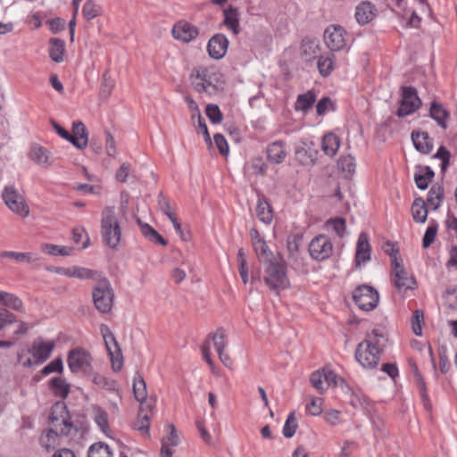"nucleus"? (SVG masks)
Listing matches in <instances>:
<instances>
[{
  "label": "nucleus",
  "instance_id": "18",
  "mask_svg": "<svg viewBox=\"0 0 457 457\" xmlns=\"http://www.w3.org/2000/svg\"><path fill=\"white\" fill-rule=\"evenodd\" d=\"M228 47V39L223 34L212 36L207 45L209 55L215 60H220L226 54Z\"/></svg>",
  "mask_w": 457,
  "mask_h": 457
},
{
  "label": "nucleus",
  "instance_id": "56",
  "mask_svg": "<svg viewBox=\"0 0 457 457\" xmlns=\"http://www.w3.org/2000/svg\"><path fill=\"white\" fill-rule=\"evenodd\" d=\"M337 166L341 171L346 173L347 175H351L355 170L354 158L351 155H343L339 158Z\"/></svg>",
  "mask_w": 457,
  "mask_h": 457
},
{
  "label": "nucleus",
  "instance_id": "13",
  "mask_svg": "<svg viewBox=\"0 0 457 457\" xmlns=\"http://www.w3.org/2000/svg\"><path fill=\"white\" fill-rule=\"evenodd\" d=\"M391 282L400 293L413 290L417 287L413 275L403 267V262H396V261L391 268Z\"/></svg>",
  "mask_w": 457,
  "mask_h": 457
},
{
  "label": "nucleus",
  "instance_id": "54",
  "mask_svg": "<svg viewBox=\"0 0 457 457\" xmlns=\"http://www.w3.org/2000/svg\"><path fill=\"white\" fill-rule=\"evenodd\" d=\"M82 13L86 20H93L100 15L101 6L94 0H87L83 6Z\"/></svg>",
  "mask_w": 457,
  "mask_h": 457
},
{
  "label": "nucleus",
  "instance_id": "7",
  "mask_svg": "<svg viewBox=\"0 0 457 457\" xmlns=\"http://www.w3.org/2000/svg\"><path fill=\"white\" fill-rule=\"evenodd\" d=\"M92 297L96 309L101 313H109L113 306L114 292L109 280L98 278L92 290Z\"/></svg>",
  "mask_w": 457,
  "mask_h": 457
},
{
  "label": "nucleus",
  "instance_id": "12",
  "mask_svg": "<svg viewBox=\"0 0 457 457\" xmlns=\"http://www.w3.org/2000/svg\"><path fill=\"white\" fill-rule=\"evenodd\" d=\"M349 41V35L344 27L331 24L324 31V42L333 52L344 50Z\"/></svg>",
  "mask_w": 457,
  "mask_h": 457
},
{
  "label": "nucleus",
  "instance_id": "22",
  "mask_svg": "<svg viewBox=\"0 0 457 457\" xmlns=\"http://www.w3.org/2000/svg\"><path fill=\"white\" fill-rule=\"evenodd\" d=\"M166 430L167 436L162 439L161 455L162 457H172L173 451L171 450V447L177 446L179 439L174 425L168 424L166 426Z\"/></svg>",
  "mask_w": 457,
  "mask_h": 457
},
{
  "label": "nucleus",
  "instance_id": "5",
  "mask_svg": "<svg viewBox=\"0 0 457 457\" xmlns=\"http://www.w3.org/2000/svg\"><path fill=\"white\" fill-rule=\"evenodd\" d=\"M101 231L104 242L116 247L121 237V228L114 208L106 207L102 212Z\"/></svg>",
  "mask_w": 457,
  "mask_h": 457
},
{
  "label": "nucleus",
  "instance_id": "55",
  "mask_svg": "<svg viewBox=\"0 0 457 457\" xmlns=\"http://www.w3.org/2000/svg\"><path fill=\"white\" fill-rule=\"evenodd\" d=\"M63 361L61 357H58L51 361L47 365H46L40 370V373L43 376H47L51 373L62 374L63 372Z\"/></svg>",
  "mask_w": 457,
  "mask_h": 457
},
{
  "label": "nucleus",
  "instance_id": "58",
  "mask_svg": "<svg viewBox=\"0 0 457 457\" xmlns=\"http://www.w3.org/2000/svg\"><path fill=\"white\" fill-rule=\"evenodd\" d=\"M412 332L416 336H421L424 324V313L421 310H416L411 320Z\"/></svg>",
  "mask_w": 457,
  "mask_h": 457
},
{
  "label": "nucleus",
  "instance_id": "32",
  "mask_svg": "<svg viewBox=\"0 0 457 457\" xmlns=\"http://www.w3.org/2000/svg\"><path fill=\"white\" fill-rule=\"evenodd\" d=\"M336 67V57L331 53H325L319 56L317 68L322 77H328Z\"/></svg>",
  "mask_w": 457,
  "mask_h": 457
},
{
  "label": "nucleus",
  "instance_id": "6",
  "mask_svg": "<svg viewBox=\"0 0 457 457\" xmlns=\"http://www.w3.org/2000/svg\"><path fill=\"white\" fill-rule=\"evenodd\" d=\"M264 283L274 291L276 295H279L282 290L290 287V281L287 276L286 266L281 262H270L267 263L264 270Z\"/></svg>",
  "mask_w": 457,
  "mask_h": 457
},
{
  "label": "nucleus",
  "instance_id": "37",
  "mask_svg": "<svg viewBox=\"0 0 457 457\" xmlns=\"http://www.w3.org/2000/svg\"><path fill=\"white\" fill-rule=\"evenodd\" d=\"M316 97L313 90H308L306 93L299 95L295 103V110L306 112L315 103Z\"/></svg>",
  "mask_w": 457,
  "mask_h": 457
},
{
  "label": "nucleus",
  "instance_id": "17",
  "mask_svg": "<svg viewBox=\"0 0 457 457\" xmlns=\"http://www.w3.org/2000/svg\"><path fill=\"white\" fill-rule=\"evenodd\" d=\"M172 37L182 43H190L199 35V29L194 24L181 20L177 21L171 30Z\"/></svg>",
  "mask_w": 457,
  "mask_h": 457
},
{
  "label": "nucleus",
  "instance_id": "51",
  "mask_svg": "<svg viewBox=\"0 0 457 457\" xmlns=\"http://www.w3.org/2000/svg\"><path fill=\"white\" fill-rule=\"evenodd\" d=\"M309 403L306 404V411L312 416H319L324 409V399L313 395L308 396Z\"/></svg>",
  "mask_w": 457,
  "mask_h": 457
},
{
  "label": "nucleus",
  "instance_id": "14",
  "mask_svg": "<svg viewBox=\"0 0 457 457\" xmlns=\"http://www.w3.org/2000/svg\"><path fill=\"white\" fill-rule=\"evenodd\" d=\"M353 299L361 310L370 312L377 307L379 296L376 289L370 286L362 285L354 289Z\"/></svg>",
  "mask_w": 457,
  "mask_h": 457
},
{
  "label": "nucleus",
  "instance_id": "33",
  "mask_svg": "<svg viewBox=\"0 0 457 457\" xmlns=\"http://www.w3.org/2000/svg\"><path fill=\"white\" fill-rule=\"evenodd\" d=\"M256 215L259 220L265 224H270L273 220V210L268 200L263 196H259L257 200Z\"/></svg>",
  "mask_w": 457,
  "mask_h": 457
},
{
  "label": "nucleus",
  "instance_id": "61",
  "mask_svg": "<svg viewBox=\"0 0 457 457\" xmlns=\"http://www.w3.org/2000/svg\"><path fill=\"white\" fill-rule=\"evenodd\" d=\"M73 241L76 244H81L82 248H87L89 245V237L83 228H75L72 230Z\"/></svg>",
  "mask_w": 457,
  "mask_h": 457
},
{
  "label": "nucleus",
  "instance_id": "15",
  "mask_svg": "<svg viewBox=\"0 0 457 457\" xmlns=\"http://www.w3.org/2000/svg\"><path fill=\"white\" fill-rule=\"evenodd\" d=\"M421 104L422 102L418 96L416 88L413 87H403L402 99L396 114L398 117L411 115L420 108Z\"/></svg>",
  "mask_w": 457,
  "mask_h": 457
},
{
  "label": "nucleus",
  "instance_id": "11",
  "mask_svg": "<svg viewBox=\"0 0 457 457\" xmlns=\"http://www.w3.org/2000/svg\"><path fill=\"white\" fill-rule=\"evenodd\" d=\"M308 251L312 259L324 262L333 254L334 245L328 236L320 234L311 240Z\"/></svg>",
  "mask_w": 457,
  "mask_h": 457
},
{
  "label": "nucleus",
  "instance_id": "36",
  "mask_svg": "<svg viewBox=\"0 0 457 457\" xmlns=\"http://www.w3.org/2000/svg\"><path fill=\"white\" fill-rule=\"evenodd\" d=\"M133 394L137 401H138L142 406H145V402L147 398L146 383L143 377L137 373L133 378Z\"/></svg>",
  "mask_w": 457,
  "mask_h": 457
},
{
  "label": "nucleus",
  "instance_id": "35",
  "mask_svg": "<svg viewBox=\"0 0 457 457\" xmlns=\"http://www.w3.org/2000/svg\"><path fill=\"white\" fill-rule=\"evenodd\" d=\"M65 43L63 40L52 37L49 40V56L55 62H62L64 60Z\"/></svg>",
  "mask_w": 457,
  "mask_h": 457
},
{
  "label": "nucleus",
  "instance_id": "30",
  "mask_svg": "<svg viewBox=\"0 0 457 457\" xmlns=\"http://www.w3.org/2000/svg\"><path fill=\"white\" fill-rule=\"evenodd\" d=\"M153 405L150 403L142 406L138 413V418L134 425L135 428L145 436H149L150 416L148 412L151 411Z\"/></svg>",
  "mask_w": 457,
  "mask_h": 457
},
{
  "label": "nucleus",
  "instance_id": "39",
  "mask_svg": "<svg viewBox=\"0 0 457 457\" xmlns=\"http://www.w3.org/2000/svg\"><path fill=\"white\" fill-rule=\"evenodd\" d=\"M325 228L327 230L335 233V235L340 238L344 237L346 234V222L345 220L341 217L328 219L325 222Z\"/></svg>",
  "mask_w": 457,
  "mask_h": 457
},
{
  "label": "nucleus",
  "instance_id": "31",
  "mask_svg": "<svg viewBox=\"0 0 457 457\" xmlns=\"http://www.w3.org/2000/svg\"><path fill=\"white\" fill-rule=\"evenodd\" d=\"M287 156L284 142L278 140L268 145L267 157L273 163H281Z\"/></svg>",
  "mask_w": 457,
  "mask_h": 457
},
{
  "label": "nucleus",
  "instance_id": "24",
  "mask_svg": "<svg viewBox=\"0 0 457 457\" xmlns=\"http://www.w3.org/2000/svg\"><path fill=\"white\" fill-rule=\"evenodd\" d=\"M71 384L62 376H55L48 381V388L58 398L66 399L71 393Z\"/></svg>",
  "mask_w": 457,
  "mask_h": 457
},
{
  "label": "nucleus",
  "instance_id": "49",
  "mask_svg": "<svg viewBox=\"0 0 457 457\" xmlns=\"http://www.w3.org/2000/svg\"><path fill=\"white\" fill-rule=\"evenodd\" d=\"M201 351L203 358L207 362L212 375L215 377H220L222 375L221 370L214 363L212 358V353H210V340L205 344H203Z\"/></svg>",
  "mask_w": 457,
  "mask_h": 457
},
{
  "label": "nucleus",
  "instance_id": "9",
  "mask_svg": "<svg viewBox=\"0 0 457 457\" xmlns=\"http://www.w3.org/2000/svg\"><path fill=\"white\" fill-rule=\"evenodd\" d=\"M93 360L89 351L81 346L72 348L67 355V364L72 374L91 370Z\"/></svg>",
  "mask_w": 457,
  "mask_h": 457
},
{
  "label": "nucleus",
  "instance_id": "19",
  "mask_svg": "<svg viewBox=\"0 0 457 457\" xmlns=\"http://www.w3.org/2000/svg\"><path fill=\"white\" fill-rule=\"evenodd\" d=\"M71 132L70 142L78 149H85L88 144V132L84 123L80 120L74 121Z\"/></svg>",
  "mask_w": 457,
  "mask_h": 457
},
{
  "label": "nucleus",
  "instance_id": "1",
  "mask_svg": "<svg viewBox=\"0 0 457 457\" xmlns=\"http://www.w3.org/2000/svg\"><path fill=\"white\" fill-rule=\"evenodd\" d=\"M386 341L387 336L382 328H375L366 333L365 338L356 347V361L364 369H375L379 363Z\"/></svg>",
  "mask_w": 457,
  "mask_h": 457
},
{
  "label": "nucleus",
  "instance_id": "21",
  "mask_svg": "<svg viewBox=\"0 0 457 457\" xmlns=\"http://www.w3.org/2000/svg\"><path fill=\"white\" fill-rule=\"evenodd\" d=\"M58 273L69 278H77L79 279L96 280L101 277V274L97 271L79 266L62 268L58 270Z\"/></svg>",
  "mask_w": 457,
  "mask_h": 457
},
{
  "label": "nucleus",
  "instance_id": "42",
  "mask_svg": "<svg viewBox=\"0 0 457 457\" xmlns=\"http://www.w3.org/2000/svg\"><path fill=\"white\" fill-rule=\"evenodd\" d=\"M444 190L440 186H433L427 197V206L431 210H436L443 200Z\"/></svg>",
  "mask_w": 457,
  "mask_h": 457
},
{
  "label": "nucleus",
  "instance_id": "25",
  "mask_svg": "<svg viewBox=\"0 0 457 457\" xmlns=\"http://www.w3.org/2000/svg\"><path fill=\"white\" fill-rule=\"evenodd\" d=\"M411 140L415 149L423 154H428L432 152L434 145L432 138L427 132L414 130L411 133Z\"/></svg>",
  "mask_w": 457,
  "mask_h": 457
},
{
  "label": "nucleus",
  "instance_id": "3",
  "mask_svg": "<svg viewBox=\"0 0 457 457\" xmlns=\"http://www.w3.org/2000/svg\"><path fill=\"white\" fill-rule=\"evenodd\" d=\"M55 346L54 339L37 337L29 345L26 353L22 351L18 353V361L24 368L41 365L50 358Z\"/></svg>",
  "mask_w": 457,
  "mask_h": 457
},
{
  "label": "nucleus",
  "instance_id": "50",
  "mask_svg": "<svg viewBox=\"0 0 457 457\" xmlns=\"http://www.w3.org/2000/svg\"><path fill=\"white\" fill-rule=\"evenodd\" d=\"M140 230L143 236L149 241L159 244L163 246L167 245V241L150 225H141Z\"/></svg>",
  "mask_w": 457,
  "mask_h": 457
},
{
  "label": "nucleus",
  "instance_id": "53",
  "mask_svg": "<svg viewBox=\"0 0 457 457\" xmlns=\"http://www.w3.org/2000/svg\"><path fill=\"white\" fill-rule=\"evenodd\" d=\"M87 457H112V453L107 445L96 443L90 446Z\"/></svg>",
  "mask_w": 457,
  "mask_h": 457
},
{
  "label": "nucleus",
  "instance_id": "48",
  "mask_svg": "<svg viewBox=\"0 0 457 457\" xmlns=\"http://www.w3.org/2000/svg\"><path fill=\"white\" fill-rule=\"evenodd\" d=\"M253 247L260 262L267 263L272 262V252L270 250L264 239L257 240Z\"/></svg>",
  "mask_w": 457,
  "mask_h": 457
},
{
  "label": "nucleus",
  "instance_id": "44",
  "mask_svg": "<svg viewBox=\"0 0 457 457\" xmlns=\"http://www.w3.org/2000/svg\"><path fill=\"white\" fill-rule=\"evenodd\" d=\"M0 303L18 312L23 311L22 301L13 294L0 290Z\"/></svg>",
  "mask_w": 457,
  "mask_h": 457
},
{
  "label": "nucleus",
  "instance_id": "46",
  "mask_svg": "<svg viewBox=\"0 0 457 457\" xmlns=\"http://www.w3.org/2000/svg\"><path fill=\"white\" fill-rule=\"evenodd\" d=\"M42 253L52 256H68L71 253L72 249L68 246H62L49 243H44L40 245Z\"/></svg>",
  "mask_w": 457,
  "mask_h": 457
},
{
  "label": "nucleus",
  "instance_id": "28",
  "mask_svg": "<svg viewBox=\"0 0 457 457\" xmlns=\"http://www.w3.org/2000/svg\"><path fill=\"white\" fill-rule=\"evenodd\" d=\"M29 156L31 161L42 167H49L52 164L50 152L39 145L31 146Z\"/></svg>",
  "mask_w": 457,
  "mask_h": 457
},
{
  "label": "nucleus",
  "instance_id": "16",
  "mask_svg": "<svg viewBox=\"0 0 457 457\" xmlns=\"http://www.w3.org/2000/svg\"><path fill=\"white\" fill-rule=\"evenodd\" d=\"M312 386L320 393H325L330 386L337 385V374L329 369L314 371L310 378Z\"/></svg>",
  "mask_w": 457,
  "mask_h": 457
},
{
  "label": "nucleus",
  "instance_id": "23",
  "mask_svg": "<svg viewBox=\"0 0 457 457\" xmlns=\"http://www.w3.org/2000/svg\"><path fill=\"white\" fill-rule=\"evenodd\" d=\"M377 14V9L373 4L369 1H363L356 6L355 19L361 25L370 22Z\"/></svg>",
  "mask_w": 457,
  "mask_h": 457
},
{
  "label": "nucleus",
  "instance_id": "27",
  "mask_svg": "<svg viewBox=\"0 0 457 457\" xmlns=\"http://www.w3.org/2000/svg\"><path fill=\"white\" fill-rule=\"evenodd\" d=\"M18 323L17 328L14 331L15 335L25 334L29 328L23 321H18L16 316L6 309L0 310V331L7 325Z\"/></svg>",
  "mask_w": 457,
  "mask_h": 457
},
{
  "label": "nucleus",
  "instance_id": "34",
  "mask_svg": "<svg viewBox=\"0 0 457 457\" xmlns=\"http://www.w3.org/2000/svg\"><path fill=\"white\" fill-rule=\"evenodd\" d=\"M0 256L12 259L18 262H25L29 264L36 263L40 260L38 254L31 252L20 253L14 251H4L0 253Z\"/></svg>",
  "mask_w": 457,
  "mask_h": 457
},
{
  "label": "nucleus",
  "instance_id": "40",
  "mask_svg": "<svg viewBox=\"0 0 457 457\" xmlns=\"http://www.w3.org/2000/svg\"><path fill=\"white\" fill-rule=\"evenodd\" d=\"M224 21L223 23L228 29L231 30L234 35L239 33V20L238 12L236 9L228 8L223 11Z\"/></svg>",
  "mask_w": 457,
  "mask_h": 457
},
{
  "label": "nucleus",
  "instance_id": "20",
  "mask_svg": "<svg viewBox=\"0 0 457 457\" xmlns=\"http://www.w3.org/2000/svg\"><path fill=\"white\" fill-rule=\"evenodd\" d=\"M371 247L369 243V237L367 233H361L355 250V262L356 266H361V264L367 262L370 259Z\"/></svg>",
  "mask_w": 457,
  "mask_h": 457
},
{
  "label": "nucleus",
  "instance_id": "43",
  "mask_svg": "<svg viewBox=\"0 0 457 457\" xmlns=\"http://www.w3.org/2000/svg\"><path fill=\"white\" fill-rule=\"evenodd\" d=\"M60 436H62L61 433H57L56 431L49 428L47 431L42 433L39 438L40 445L48 451L60 444Z\"/></svg>",
  "mask_w": 457,
  "mask_h": 457
},
{
  "label": "nucleus",
  "instance_id": "52",
  "mask_svg": "<svg viewBox=\"0 0 457 457\" xmlns=\"http://www.w3.org/2000/svg\"><path fill=\"white\" fill-rule=\"evenodd\" d=\"M92 381L98 387L108 390L114 391L116 390L117 383L114 379L105 377L102 374H95Z\"/></svg>",
  "mask_w": 457,
  "mask_h": 457
},
{
  "label": "nucleus",
  "instance_id": "26",
  "mask_svg": "<svg viewBox=\"0 0 457 457\" xmlns=\"http://www.w3.org/2000/svg\"><path fill=\"white\" fill-rule=\"evenodd\" d=\"M340 144L341 141L337 135L328 132L321 138L320 147L326 155L334 157L338 152Z\"/></svg>",
  "mask_w": 457,
  "mask_h": 457
},
{
  "label": "nucleus",
  "instance_id": "10",
  "mask_svg": "<svg viewBox=\"0 0 457 457\" xmlns=\"http://www.w3.org/2000/svg\"><path fill=\"white\" fill-rule=\"evenodd\" d=\"M2 197L6 206L15 214L26 218L29 215V207L23 196L13 185L5 186Z\"/></svg>",
  "mask_w": 457,
  "mask_h": 457
},
{
  "label": "nucleus",
  "instance_id": "2",
  "mask_svg": "<svg viewBox=\"0 0 457 457\" xmlns=\"http://www.w3.org/2000/svg\"><path fill=\"white\" fill-rule=\"evenodd\" d=\"M189 79L196 92L209 96L223 91L226 84L223 74L213 65L193 68Z\"/></svg>",
  "mask_w": 457,
  "mask_h": 457
},
{
  "label": "nucleus",
  "instance_id": "38",
  "mask_svg": "<svg viewBox=\"0 0 457 457\" xmlns=\"http://www.w3.org/2000/svg\"><path fill=\"white\" fill-rule=\"evenodd\" d=\"M434 175V171L430 167H420L419 171L414 174V180L417 187L422 190L426 189L432 181Z\"/></svg>",
  "mask_w": 457,
  "mask_h": 457
},
{
  "label": "nucleus",
  "instance_id": "47",
  "mask_svg": "<svg viewBox=\"0 0 457 457\" xmlns=\"http://www.w3.org/2000/svg\"><path fill=\"white\" fill-rule=\"evenodd\" d=\"M94 420L101 431L107 434L110 430L107 412L99 406L93 407Z\"/></svg>",
  "mask_w": 457,
  "mask_h": 457
},
{
  "label": "nucleus",
  "instance_id": "4",
  "mask_svg": "<svg viewBox=\"0 0 457 457\" xmlns=\"http://www.w3.org/2000/svg\"><path fill=\"white\" fill-rule=\"evenodd\" d=\"M49 423L50 428L62 436L73 438L79 432L78 427L71 421V415L63 402H57L52 406Z\"/></svg>",
  "mask_w": 457,
  "mask_h": 457
},
{
  "label": "nucleus",
  "instance_id": "29",
  "mask_svg": "<svg viewBox=\"0 0 457 457\" xmlns=\"http://www.w3.org/2000/svg\"><path fill=\"white\" fill-rule=\"evenodd\" d=\"M430 117L436 121L438 126L445 129L447 128V120L450 112L438 102H432L429 109Z\"/></svg>",
  "mask_w": 457,
  "mask_h": 457
},
{
  "label": "nucleus",
  "instance_id": "45",
  "mask_svg": "<svg viewBox=\"0 0 457 457\" xmlns=\"http://www.w3.org/2000/svg\"><path fill=\"white\" fill-rule=\"evenodd\" d=\"M428 206L421 198L415 199L411 205V214L416 222H424L428 216Z\"/></svg>",
  "mask_w": 457,
  "mask_h": 457
},
{
  "label": "nucleus",
  "instance_id": "59",
  "mask_svg": "<svg viewBox=\"0 0 457 457\" xmlns=\"http://www.w3.org/2000/svg\"><path fill=\"white\" fill-rule=\"evenodd\" d=\"M382 248L385 253L388 254L390 257L391 268L394 267L395 261H396V262H403V260L399 256V249L394 243L389 241L386 242Z\"/></svg>",
  "mask_w": 457,
  "mask_h": 457
},
{
  "label": "nucleus",
  "instance_id": "64",
  "mask_svg": "<svg viewBox=\"0 0 457 457\" xmlns=\"http://www.w3.org/2000/svg\"><path fill=\"white\" fill-rule=\"evenodd\" d=\"M247 169L254 175H263L266 172L267 166L262 159H253L247 165Z\"/></svg>",
  "mask_w": 457,
  "mask_h": 457
},
{
  "label": "nucleus",
  "instance_id": "63",
  "mask_svg": "<svg viewBox=\"0 0 457 457\" xmlns=\"http://www.w3.org/2000/svg\"><path fill=\"white\" fill-rule=\"evenodd\" d=\"M434 158L441 160V170L445 171L450 162L451 153L442 145L437 149Z\"/></svg>",
  "mask_w": 457,
  "mask_h": 457
},
{
  "label": "nucleus",
  "instance_id": "62",
  "mask_svg": "<svg viewBox=\"0 0 457 457\" xmlns=\"http://www.w3.org/2000/svg\"><path fill=\"white\" fill-rule=\"evenodd\" d=\"M205 113L212 123H220L222 120V113L216 104H208L205 109Z\"/></svg>",
  "mask_w": 457,
  "mask_h": 457
},
{
  "label": "nucleus",
  "instance_id": "8",
  "mask_svg": "<svg viewBox=\"0 0 457 457\" xmlns=\"http://www.w3.org/2000/svg\"><path fill=\"white\" fill-rule=\"evenodd\" d=\"M100 334L103 337L105 349L110 357L112 369L113 371L118 372L123 367V355L117 339L111 328L106 324L100 325Z\"/></svg>",
  "mask_w": 457,
  "mask_h": 457
},
{
  "label": "nucleus",
  "instance_id": "41",
  "mask_svg": "<svg viewBox=\"0 0 457 457\" xmlns=\"http://www.w3.org/2000/svg\"><path fill=\"white\" fill-rule=\"evenodd\" d=\"M208 340H210V347L212 344L217 353L226 350L227 340L226 334L223 329H218L213 334L208 336L204 344H205Z\"/></svg>",
  "mask_w": 457,
  "mask_h": 457
},
{
  "label": "nucleus",
  "instance_id": "60",
  "mask_svg": "<svg viewBox=\"0 0 457 457\" xmlns=\"http://www.w3.org/2000/svg\"><path fill=\"white\" fill-rule=\"evenodd\" d=\"M323 418L331 426H338L343 423L342 412L335 409L328 410Z\"/></svg>",
  "mask_w": 457,
  "mask_h": 457
},
{
  "label": "nucleus",
  "instance_id": "57",
  "mask_svg": "<svg viewBox=\"0 0 457 457\" xmlns=\"http://www.w3.org/2000/svg\"><path fill=\"white\" fill-rule=\"evenodd\" d=\"M297 427L295 414V412H290L283 428V436L287 438H291L295 434Z\"/></svg>",
  "mask_w": 457,
  "mask_h": 457
}]
</instances>
